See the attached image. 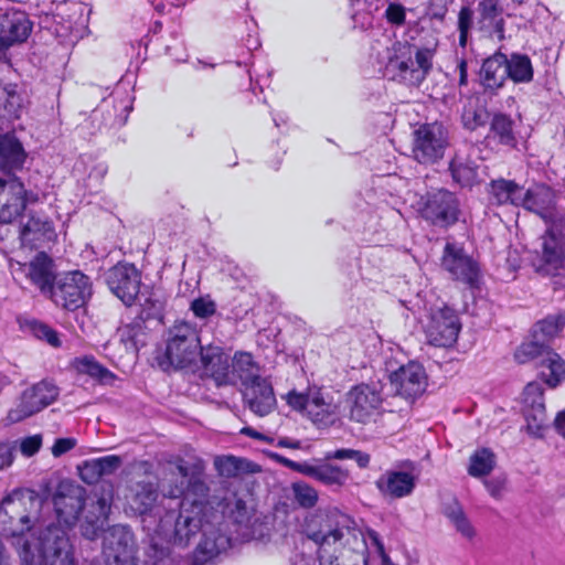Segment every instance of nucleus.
Segmentation results:
<instances>
[{
	"label": "nucleus",
	"instance_id": "obj_13",
	"mask_svg": "<svg viewBox=\"0 0 565 565\" xmlns=\"http://www.w3.org/2000/svg\"><path fill=\"white\" fill-rule=\"evenodd\" d=\"M420 215L430 224L439 227H449L458 222L460 215L457 196L447 190H438L427 194L420 207Z\"/></svg>",
	"mask_w": 565,
	"mask_h": 565
},
{
	"label": "nucleus",
	"instance_id": "obj_29",
	"mask_svg": "<svg viewBox=\"0 0 565 565\" xmlns=\"http://www.w3.org/2000/svg\"><path fill=\"white\" fill-rule=\"evenodd\" d=\"M339 519L348 521V518L334 511L327 516L326 524L321 525L319 530L311 531L308 536L316 544L319 545V558L323 562L328 554V546L337 544L344 536V525L340 526Z\"/></svg>",
	"mask_w": 565,
	"mask_h": 565
},
{
	"label": "nucleus",
	"instance_id": "obj_64",
	"mask_svg": "<svg viewBox=\"0 0 565 565\" xmlns=\"http://www.w3.org/2000/svg\"><path fill=\"white\" fill-rule=\"evenodd\" d=\"M241 434L245 435V436H248V437H250L253 439H256V440H263V441H267V443H273V438L267 437L264 434H262V433H259V431H257L254 428L248 427V426L247 427H243L241 429Z\"/></svg>",
	"mask_w": 565,
	"mask_h": 565
},
{
	"label": "nucleus",
	"instance_id": "obj_50",
	"mask_svg": "<svg viewBox=\"0 0 565 565\" xmlns=\"http://www.w3.org/2000/svg\"><path fill=\"white\" fill-rule=\"evenodd\" d=\"M94 460L97 465V468L99 469L102 477L113 475L121 466L120 457L115 455L96 458Z\"/></svg>",
	"mask_w": 565,
	"mask_h": 565
},
{
	"label": "nucleus",
	"instance_id": "obj_26",
	"mask_svg": "<svg viewBox=\"0 0 565 565\" xmlns=\"http://www.w3.org/2000/svg\"><path fill=\"white\" fill-rule=\"evenodd\" d=\"M243 396L247 407L260 417L271 413L276 406L273 386L265 377L247 385L244 388Z\"/></svg>",
	"mask_w": 565,
	"mask_h": 565
},
{
	"label": "nucleus",
	"instance_id": "obj_27",
	"mask_svg": "<svg viewBox=\"0 0 565 565\" xmlns=\"http://www.w3.org/2000/svg\"><path fill=\"white\" fill-rule=\"evenodd\" d=\"M507 55L497 52L482 62L479 83L487 94L494 95L502 88L508 78Z\"/></svg>",
	"mask_w": 565,
	"mask_h": 565
},
{
	"label": "nucleus",
	"instance_id": "obj_1",
	"mask_svg": "<svg viewBox=\"0 0 565 565\" xmlns=\"http://www.w3.org/2000/svg\"><path fill=\"white\" fill-rule=\"evenodd\" d=\"M214 468L222 478L231 479L223 486L224 494L217 507L223 521L214 534L217 553L231 547L234 541L260 540L269 533L268 516L256 508L253 494L238 480L244 475L257 473L260 467L243 457L222 455L214 457Z\"/></svg>",
	"mask_w": 565,
	"mask_h": 565
},
{
	"label": "nucleus",
	"instance_id": "obj_19",
	"mask_svg": "<svg viewBox=\"0 0 565 565\" xmlns=\"http://www.w3.org/2000/svg\"><path fill=\"white\" fill-rule=\"evenodd\" d=\"M307 417L318 429H328L341 424L339 402L319 387L311 390V399Z\"/></svg>",
	"mask_w": 565,
	"mask_h": 565
},
{
	"label": "nucleus",
	"instance_id": "obj_36",
	"mask_svg": "<svg viewBox=\"0 0 565 565\" xmlns=\"http://www.w3.org/2000/svg\"><path fill=\"white\" fill-rule=\"evenodd\" d=\"M158 498L157 486L152 482H137L131 489L130 507L137 513H146Z\"/></svg>",
	"mask_w": 565,
	"mask_h": 565
},
{
	"label": "nucleus",
	"instance_id": "obj_6",
	"mask_svg": "<svg viewBox=\"0 0 565 565\" xmlns=\"http://www.w3.org/2000/svg\"><path fill=\"white\" fill-rule=\"evenodd\" d=\"M164 356L174 369L205 367L211 361V348L202 343L200 330L186 321H178L168 331Z\"/></svg>",
	"mask_w": 565,
	"mask_h": 565
},
{
	"label": "nucleus",
	"instance_id": "obj_16",
	"mask_svg": "<svg viewBox=\"0 0 565 565\" xmlns=\"http://www.w3.org/2000/svg\"><path fill=\"white\" fill-rule=\"evenodd\" d=\"M460 328L461 326L456 312L445 307L430 313L425 332L430 344L447 348L457 341Z\"/></svg>",
	"mask_w": 565,
	"mask_h": 565
},
{
	"label": "nucleus",
	"instance_id": "obj_17",
	"mask_svg": "<svg viewBox=\"0 0 565 565\" xmlns=\"http://www.w3.org/2000/svg\"><path fill=\"white\" fill-rule=\"evenodd\" d=\"M441 266L454 279L470 287H473L479 280L480 268L478 263L461 246L455 243L446 244Z\"/></svg>",
	"mask_w": 565,
	"mask_h": 565
},
{
	"label": "nucleus",
	"instance_id": "obj_58",
	"mask_svg": "<svg viewBox=\"0 0 565 565\" xmlns=\"http://www.w3.org/2000/svg\"><path fill=\"white\" fill-rule=\"evenodd\" d=\"M367 539L375 546L376 552L382 557L383 562L388 561V556L385 553L384 544L382 543L379 533L376 531H374V530H369L367 531Z\"/></svg>",
	"mask_w": 565,
	"mask_h": 565
},
{
	"label": "nucleus",
	"instance_id": "obj_40",
	"mask_svg": "<svg viewBox=\"0 0 565 565\" xmlns=\"http://www.w3.org/2000/svg\"><path fill=\"white\" fill-rule=\"evenodd\" d=\"M444 514L463 537L472 540L476 536L475 527L457 501L447 504Z\"/></svg>",
	"mask_w": 565,
	"mask_h": 565
},
{
	"label": "nucleus",
	"instance_id": "obj_54",
	"mask_svg": "<svg viewBox=\"0 0 565 565\" xmlns=\"http://www.w3.org/2000/svg\"><path fill=\"white\" fill-rule=\"evenodd\" d=\"M385 17L388 22L402 25L405 22V9L401 4L391 3L385 11Z\"/></svg>",
	"mask_w": 565,
	"mask_h": 565
},
{
	"label": "nucleus",
	"instance_id": "obj_48",
	"mask_svg": "<svg viewBox=\"0 0 565 565\" xmlns=\"http://www.w3.org/2000/svg\"><path fill=\"white\" fill-rule=\"evenodd\" d=\"M313 387H309L305 393H299L296 390L288 392L284 399L287 404L295 411L308 413L310 399H311V390Z\"/></svg>",
	"mask_w": 565,
	"mask_h": 565
},
{
	"label": "nucleus",
	"instance_id": "obj_41",
	"mask_svg": "<svg viewBox=\"0 0 565 565\" xmlns=\"http://www.w3.org/2000/svg\"><path fill=\"white\" fill-rule=\"evenodd\" d=\"M565 327V316L562 313L547 316L534 326L533 337L542 342L556 337Z\"/></svg>",
	"mask_w": 565,
	"mask_h": 565
},
{
	"label": "nucleus",
	"instance_id": "obj_28",
	"mask_svg": "<svg viewBox=\"0 0 565 565\" xmlns=\"http://www.w3.org/2000/svg\"><path fill=\"white\" fill-rule=\"evenodd\" d=\"M415 477L407 471L387 470L375 481L379 492L388 499L408 497L414 491Z\"/></svg>",
	"mask_w": 565,
	"mask_h": 565
},
{
	"label": "nucleus",
	"instance_id": "obj_52",
	"mask_svg": "<svg viewBox=\"0 0 565 565\" xmlns=\"http://www.w3.org/2000/svg\"><path fill=\"white\" fill-rule=\"evenodd\" d=\"M42 446V436L33 435L21 439L20 451L25 457L35 455Z\"/></svg>",
	"mask_w": 565,
	"mask_h": 565
},
{
	"label": "nucleus",
	"instance_id": "obj_33",
	"mask_svg": "<svg viewBox=\"0 0 565 565\" xmlns=\"http://www.w3.org/2000/svg\"><path fill=\"white\" fill-rule=\"evenodd\" d=\"M25 158L22 145L11 135L0 136V169L11 170L22 166Z\"/></svg>",
	"mask_w": 565,
	"mask_h": 565
},
{
	"label": "nucleus",
	"instance_id": "obj_20",
	"mask_svg": "<svg viewBox=\"0 0 565 565\" xmlns=\"http://www.w3.org/2000/svg\"><path fill=\"white\" fill-rule=\"evenodd\" d=\"M478 148L472 143H463L456 149L449 163L455 182L461 186H472L479 182Z\"/></svg>",
	"mask_w": 565,
	"mask_h": 565
},
{
	"label": "nucleus",
	"instance_id": "obj_8",
	"mask_svg": "<svg viewBox=\"0 0 565 565\" xmlns=\"http://www.w3.org/2000/svg\"><path fill=\"white\" fill-rule=\"evenodd\" d=\"M384 385L382 380L372 379L351 387L345 398L349 418L360 424L369 423L382 406Z\"/></svg>",
	"mask_w": 565,
	"mask_h": 565
},
{
	"label": "nucleus",
	"instance_id": "obj_18",
	"mask_svg": "<svg viewBox=\"0 0 565 565\" xmlns=\"http://www.w3.org/2000/svg\"><path fill=\"white\" fill-rule=\"evenodd\" d=\"M390 383L395 395L414 401L425 392L427 376L422 365L411 362L393 372Z\"/></svg>",
	"mask_w": 565,
	"mask_h": 565
},
{
	"label": "nucleus",
	"instance_id": "obj_42",
	"mask_svg": "<svg viewBox=\"0 0 565 565\" xmlns=\"http://www.w3.org/2000/svg\"><path fill=\"white\" fill-rule=\"evenodd\" d=\"M494 463V454L488 448H482L470 457L468 472L472 477H483L493 470Z\"/></svg>",
	"mask_w": 565,
	"mask_h": 565
},
{
	"label": "nucleus",
	"instance_id": "obj_61",
	"mask_svg": "<svg viewBox=\"0 0 565 565\" xmlns=\"http://www.w3.org/2000/svg\"><path fill=\"white\" fill-rule=\"evenodd\" d=\"M352 460L356 462L359 468L365 469L370 465L371 456L367 452L354 450Z\"/></svg>",
	"mask_w": 565,
	"mask_h": 565
},
{
	"label": "nucleus",
	"instance_id": "obj_24",
	"mask_svg": "<svg viewBox=\"0 0 565 565\" xmlns=\"http://www.w3.org/2000/svg\"><path fill=\"white\" fill-rule=\"evenodd\" d=\"M15 274H23L42 292H50L54 285V274L51 259L44 254L39 253L29 264L17 262L11 265Z\"/></svg>",
	"mask_w": 565,
	"mask_h": 565
},
{
	"label": "nucleus",
	"instance_id": "obj_49",
	"mask_svg": "<svg viewBox=\"0 0 565 565\" xmlns=\"http://www.w3.org/2000/svg\"><path fill=\"white\" fill-rule=\"evenodd\" d=\"M473 12L470 8L463 7L458 15L459 44L465 47L467 44L468 32L472 25Z\"/></svg>",
	"mask_w": 565,
	"mask_h": 565
},
{
	"label": "nucleus",
	"instance_id": "obj_39",
	"mask_svg": "<svg viewBox=\"0 0 565 565\" xmlns=\"http://www.w3.org/2000/svg\"><path fill=\"white\" fill-rule=\"evenodd\" d=\"M233 358L223 350L214 349V384L216 386H234Z\"/></svg>",
	"mask_w": 565,
	"mask_h": 565
},
{
	"label": "nucleus",
	"instance_id": "obj_43",
	"mask_svg": "<svg viewBox=\"0 0 565 565\" xmlns=\"http://www.w3.org/2000/svg\"><path fill=\"white\" fill-rule=\"evenodd\" d=\"M74 367L78 373L87 374L103 382L113 380L114 374L100 365L93 356H82L74 361Z\"/></svg>",
	"mask_w": 565,
	"mask_h": 565
},
{
	"label": "nucleus",
	"instance_id": "obj_55",
	"mask_svg": "<svg viewBox=\"0 0 565 565\" xmlns=\"http://www.w3.org/2000/svg\"><path fill=\"white\" fill-rule=\"evenodd\" d=\"M76 446L74 438H58L52 446V455L54 457H61L67 451L72 450Z\"/></svg>",
	"mask_w": 565,
	"mask_h": 565
},
{
	"label": "nucleus",
	"instance_id": "obj_63",
	"mask_svg": "<svg viewBox=\"0 0 565 565\" xmlns=\"http://www.w3.org/2000/svg\"><path fill=\"white\" fill-rule=\"evenodd\" d=\"M457 70L459 73V86L468 85V64L465 58H460L457 63Z\"/></svg>",
	"mask_w": 565,
	"mask_h": 565
},
{
	"label": "nucleus",
	"instance_id": "obj_2",
	"mask_svg": "<svg viewBox=\"0 0 565 565\" xmlns=\"http://www.w3.org/2000/svg\"><path fill=\"white\" fill-rule=\"evenodd\" d=\"M41 507V499L32 491L17 490L3 498L0 503V523L4 524L8 516L10 521L18 520L26 530H12V544L17 548L22 565H76L74 546L65 530L57 525H49L45 530L41 525L31 523L24 510L36 511Z\"/></svg>",
	"mask_w": 565,
	"mask_h": 565
},
{
	"label": "nucleus",
	"instance_id": "obj_15",
	"mask_svg": "<svg viewBox=\"0 0 565 565\" xmlns=\"http://www.w3.org/2000/svg\"><path fill=\"white\" fill-rule=\"evenodd\" d=\"M136 546L128 527H110L103 541V556L106 565H136Z\"/></svg>",
	"mask_w": 565,
	"mask_h": 565
},
{
	"label": "nucleus",
	"instance_id": "obj_53",
	"mask_svg": "<svg viewBox=\"0 0 565 565\" xmlns=\"http://www.w3.org/2000/svg\"><path fill=\"white\" fill-rule=\"evenodd\" d=\"M191 310L198 318H206L212 315V300L207 297H201L192 301Z\"/></svg>",
	"mask_w": 565,
	"mask_h": 565
},
{
	"label": "nucleus",
	"instance_id": "obj_46",
	"mask_svg": "<svg viewBox=\"0 0 565 565\" xmlns=\"http://www.w3.org/2000/svg\"><path fill=\"white\" fill-rule=\"evenodd\" d=\"M488 113L486 109L476 106H466L462 110L461 121L465 128L476 130L487 122Z\"/></svg>",
	"mask_w": 565,
	"mask_h": 565
},
{
	"label": "nucleus",
	"instance_id": "obj_45",
	"mask_svg": "<svg viewBox=\"0 0 565 565\" xmlns=\"http://www.w3.org/2000/svg\"><path fill=\"white\" fill-rule=\"evenodd\" d=\"M22 328L40 340H45L52 347L60 345L57 333L47 324L38 320H25Z\"/></svg>",
	"mask_w": 565,
	"mask_h": 565
},
{
	"label": "nucleus",
	"instance_id": "obj_11",
	"mask_svg": "<svg viewBox=\"0 0 565 565\" xmlns=\"http://www.w3.org/2000/svg\"><path fill=\"white\" fill-rule=\"evenodd\" d=\"M57 396V387L50 382L42 381L33 385L21 394L15 405L8 412V423L15 424L31 417L52 404Z\"/></svg>",
	"mask_w": 565,
	"mask_h": 565
},
{
	"label": "nucleus",
	"instance_id": "obj_47",
	"mask_svg": "<svg viewBox=\"0 0 565 565\" xmlns=\"http://www.w3.org/2000/svg\"><path fill=\"white\" fill-rule=\"evenodd\" d=\"M172 473L177 478H180V482L175 484L174 488L168 490L167 494L170 498H179L185 492L188 487L191 484L192 477L190 476L189 467L185 466L183 462L177 465Z\"/></svg>",
	"mask_w": 565,
	"mask_h": 565
},
{
	"label": "nucleus",
	"instance_id": "obj_37",
	"mask_svg": "<svg viewBox=\"0 0 565 565\" xmlns=\"http://www.w3.org/2000/svg\"><path fill=\"white\" fill-rule=\"evenodd\" d=\"M508 78L514 83H530L534 76L531 58L525 54L513 53L507 56Z\"/></svg>",
	"mask_w": 565,
	"mask_h": 565
},
{
	"label": "nucleus",
	"instance_id": "obj_59",
	"mask_svg": "<svg viewBox=\"0 0 565 565\" xmlns=\"http://www.w3.org/2000/svg\"><path fill=\"white\" fill-rule=\"evenodd\" d=\"M279 462H281L285 467H288L297 472L303 475L305 467H309L310 463L307 462H296L285 457L277 456L276 457Z\"/></svg>",
	"mask_w": 565,
	"mask_h": 565
},
{
	"label": "nucleus",
	"instance_id": "obj_31",
	"mask_svg": "<svg viewBox=\"0 0 565 565\" xmlns=\"http://www.w3.org/2000/svg\"><path fill=\"white\" fill-rule=\"evenodd\" d=\"M303 475L313 478L328 487L337 488L345 487L351 479L350 471L348 469L329 462L316 466L309 465V467H305Z\"/></svg>",
	"mask_w": 565,
	"mask_h": 565
},
{
	"label": "nucleus",
	"instance_id": "obj_7",
	"mask_svg": "<svg viewBox=\"0 0 565 565\" xmlns=\"http://www.w3.org/2000/svg\"><path fill=\"white\" fill-rule=\"evenodd\" d=\"M518 363L534 361L541 369L540 377L552 388L565 377V362L539 339L522 343L514 353Z\"/></svg>",
	"mask_w": 565,
	"mask_h": 565
},
{
	"label": "nucleus",
	"instance_id": "obj_12",
	"mask_svg": "<svg viewBox=\"0 0 565 565\" xmlns=\"http://www.w3.org/2000/svg\"><path fill=\"white\" fill-rule=\"evenodd\" d=\"M38 201L39 195L26 191L17 177L0 178V224L11 223L21 215L26 204Z\"/></svg>",
	"mask_w": 565,
	"mask_h": 565
},
{
	"label": "nucleus",
	"instance_id": "obj_10",
	"mask_svg": "<svg viewBox=\"0 0 565 565\" xmlns=\"http://www.w3.org/2000/svg\"><path fill=\"white\" fill-rule=\"evenodd\" d=\"M448 145V130L441 124L423 125L414 132L413 157L422 164H433L444 157Z\"/></svg>",
	"mask_w": 565,
	"mask_h": 565
},
{
	"label": "nucleus",
	"instance_id": "obj_57",
	"mask_svg": "<svg viewBox=\"0 0 565 565\" xmlns=\"http://www.w3.org/2000/svg\"><path fill=\"white\" fill-rule=\"evenodd\" d=\"M13 462V448L9 444H0V470Z\"/></svg>",
	"mask_w": 565,
	"mask_h": 565
},
{
	"label": "nucleus",
	"instance_id": "obj_23",
	"mask_svg": "<svg viewBox=\"0 0 565 565\" xmlns=\"http://www.w3.org/2000/svg\"><path fill=\"white\" fill-rule=\"evenodd\" d=\"M31 32V22L21 11H0V47L24 42Z\"/></svg>",
	"mask_w": 565,
	"mask_h": 565
},
{
	"label": "nucleus",
	"instance_id": "obj_30",
	"mask_svg": "<svg viewBox=\"0 0 565 565\" xmlns=\"http://www.w3.org/2000/svg\"><path fill=\"white\" fill-rule=\"evenodd\" d=\"M20 237L23 244L38 247L42 243L53 242L56 233L47 217L32 215L23 225Z\"/></svg>",
	"mask_w": 565,
	"mask_h": 565
},
{
	"label": "nucleus",
	"instance_id": "obj_5",
	"mask_svg": "<svg viewBox=\"0 0 565 565\" xmlns=\"http://www.w3.org/2000/svg\"><path fill=\"white\" fill-rule=\"evenodd\" d=\"M53 502L58 523L71 529L81 521V533L88 540L97 537L110 509L105 498L85 502V489L70 482L58 486Z\"/></svg>",
	"mask_w": 565,
	"mask_h": 565
},
{
	"label": "nucleus",
	"instance_id": "obj_21",
	"mask_svg": "<svg viewBox=\"0 0 565 565\" xmlns=\"http://www.w3.org/2000/svg\"><path fill=\"white\" fill-rule=\"evenodd\" d=\"M142 311L140 317L130 323L120 326L117 329L119 342L124 345L126 352H137L145 344L146 333L143 320L150 318L152 310L160 308L157 300L146 298L145 303H140Z\"/></svg>",
	"mask_w": 565,
	"mask_h": 565
},
{
	"label": "nucleus",
	"instance_id": "obj_22",
	"mask_svg": "<svg viewBox=\"0 0 565 565\" xmlns=\"http://www.w3.org/2000/svg\"><path fill=\"white\" fill-rule=\"evenodd\" d=\"M199 530V524L189 516L180 515L175 522L173 531L164 533L163 542L157 541L154 537L151 540V546L156 552H160L162 557L156 565H173V561L168 557L169 544L185 545Z\"/></svg>",
	"mask_w": 565,
	"mask_h": 565
},
{
	"label": "nucleus",
	"instance_id": "obj_32",
	"mask_svg": "<svg viewBox=\"0 0 565 565\" xmlns=\"http://www.w3.org/2000/svg\"><path fill=\"white\" fill-rule=\"evenodd\" d=\"M523 188L512 180L498 179L493 180L489 185V200L495 205H513L520 206Z\"/></svg>",
	"mask_w": 565,
	"mask_h": 565
},
{
	"label": "nucleus",
	"instance_id": "obj_38",
	"mask_svg": "<svg viewBox=\"0 0 565 565\" xmlns=\"http://www.w3.org/2000/svg\"><path fill=\"white\" fill-rule=\"evenodd\" d=\"M478 11L483 26L492 29L493 32L502 39L504 20L502 18V11L499 8V0H480L478 3Z\"/></svg>",
	"mask_w": 565,
	"mask_h": 565
},
{
	"label": "nucleus",
	"instance_id": "obj_51",
	"mask_svg": "<svg viewBox=\"0 0 565 565\" xmlns=\"http://www.w3.org/2000/svg\"><path fill=\"white\" fill-rule=\"evenodd\" d=\"M79 476L83 481L89 484L97 482L102 478L99 469L97 468L94 459L85 461L79 467Z\"/></svg>",
	"mask_w": 565,
	"mask_h": 565
},
{
	"label": "nucleus",
	"instance_id": "obj_60",
	"mask_svg": "<svg viewBox=\"0 0 565 565\" xmlns=\"http://www.w3.org/2000/svg\"><path fill=\"white\" fill-rule=\"evenodd\" d=\"M354 450L355 449H350V448L337 449L333 452H329L327 455V459H337V460L351 459L352 460Z\"/></svg>",
	"mask_w": 565,
	"mask_h": 565
},
{
	"label": "nucleus",
	"instance_id": "obj_25",
	"mask_svg": "<svg viewBox=\"0 0 565 565\" xmlns=\"http://www.w3.org/2000/svg\"><path fill=\"white\" fill-rule=\"evenodd\" d=\"M523 403L527 430L536 435L544 426L546 419L543 387L540 383L532 382L525 386Z\"/></svg>",
	"mask_w": 565,
	"mask_h": 565
},
{
	"label": "nucleus",
	"instance_id": "obj_44",
	"mask_svg": "<svg viewBox=\"0 0 565 565\" xmlns=\"http://www.w3.org/2000/svg\"><path fill=\"white\" fill-rule=\"evenodd\" d=\"M295 501L303 509L313 508L319 499L318 491L310 484L298 481L291 484Z\"/></svg>",
	"mask_w": 565,
	"mask_h": 565
},
{
	"label": "nucleus",
	"instance_id": "obj_34",
	"mask_svg": "<svg viewBox=\"0 0 565 565\" xmlns=\"http://www.w3.org/2000/svg\"><path fill=\"white\" fill-rule=\"evenodd\" d=\"M489 137L498 140L500 145L514 147L516 138L513 119L502 113L494 114L490 121Z\"/></svg>",
	"mask_w": 565,
	"mask_h": 565
},
{
	"label": "nucleus",
	"instance_id": "obj_4",
	"mask_svg": "<svg viewBox=\"0 0 565 565\" xmlns=\"http://www.w3.org/2000/svg\"><path fill=\"white\" fill-rule=\"evenodd\" d=\"M520 206L540 215L550 226L542 237V260L544 270L551 273L563 267L565 263V216L555 211L556 194L543 183L530 186L522 194Z\"/></svg>",
	"mask_w": 565,
	"mask_h": 565
},
{
	"label": "nucleus",
	"instance_id": "obj_3",
	"mask_svg": "<svg viewBox=\"0 0 565 565\" xmlns=\"http://www.w3.org/2000/svg\"><path fill=\"white\" fill-rule=\"evenodd\" d=\"M377 43L383 45V50L376 54L384 77L409 87H419L433 68L435 47L415 49L407 41L390 36H383V41Z\"/></svg>",
	"mask_w": 565,
	"mask_h": 565
},
{
	"label": "nucleus",
	"instance_id": "obj_56",
	"mask_svg": "<svg viewBox=\"0 0 565 565\" xmlns=\"http://www.w3.org/2000/svg\"><path fill=\"white\" fill-rule=\"evenodd\" d=\"M212 559V550L209 542L200 544L193 554V565H205Z\"/></svg>",
	"mask_w": 565,
	"mask_h": 565
},
{
	"label": "nucleus",
	"instance_id": "obj_35",
	"mask_svg": "<svg viewBox=\"0 0 565 565\" xmlns=\"http://www.w3.org/2000/svg\"><path fill=\"white\" fill-rule=\"evenodd\" d=\"M233 373L236 375L235 384L241 381L244 388L263 379L259 375L258 365L254 362L252 355L246 352L238 353L233 358Z\"/></svg>",
	"mask_w": 565,
	"mask_h": 565
},
{
	"label": "nucleus",
	"instance_id": "obj_62",
	"mask_svg": "<svg viewBox=\"0 0 565 565\" xmlns=\"http://www.w3.org/2000/svg\"><path fill=\"white\" fill-rule=\"evenodd\" d=\"M484 486L494 498L499 497L503 489V482L499 479L486 480Z\"/></svg>",
	"mask_w": 565,
	"mask_h": 565
},
{
	"label": "nucleus",
	"instance_id": "obj_14",
	"mask_svg": "<svg viewBox=\"0 0 565 565\" xmlns=\"http://www.w3.org/2000/svg\"><path fill=\"white\" fill-rule=\"evenodd\" d=\"M107 285L111 292L126 306H131L136 300L141 302L145 297L140 292L141 275L131 264L119 263L107 273Z\"/></svg>",
	"mask_w": 565,
	"mask_h": 565
},
{
	"label": "nucleus",
	"instance_id": "obj_9",
	"mask_svg": "<svg viewBox=\"0 0 565 565\" xmlns=\"http://www.w3.org/2000/svg\"><path fill=\"white\" fill-rule=\"evenodd\" d=\"M54 303L66 310H75L85 305L92 296L89 278L75 270L60 276L50 290Z\"/></svg>",
	"mask_w": 565,
	"mask_h": 565
}]
</instances>
